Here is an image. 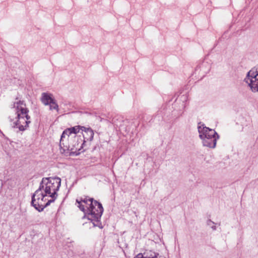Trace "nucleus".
<instances>
[{"instance_id": "f257e3e1", "label": "nucleus", "mask_w": 258, "mask_h": 258, "mask_svg": "<svg viewBox=\"0 0 258 258\" xmlns=\"http://www.w3.org/2000/svg\"><path fill=\"white\" fill-rule=\"evenodd\" d=\"M77 207L85 214L88 215V218L98 221L101 217L103 212L102 205L92 198L85 197L76 200Z\"/></svg>"}, {"instance_id": "f03ea898", "label": "nucleus", "mask_w": 258, "mask_h": 258, "mask_svg": "<svg viewBox=\"0 0 258 258\" xmlns=\"http://www.w3.org/2000/svg\"><path fill=\"white\" fill-rule=\"evenodd\" d=\"M17 116L14 122V126L21 131H25L30 123V116L28 115L29 110L23 101L19 100L14 104Z\"/></svg>"}, {"instance_id": "7ed1b4c3", "label": "nucleus", "mask_w": 258, "mask_h": 258, "mask_svg": "<svg viewBox=\"0 0 258 258\" xmlns=\"http://www.w3.org/2000/svg\"><path fill=\"white\" fill-rule=\"evenodd\" d=\"M60 184L61 179L59 177L43 178L39 188L45 194V195L50 198V200L53 202L57 196L56 192L58 190Z\"/></svg>"}, {"instance_id": "20e7f679", "label": "nucleus", "mask_w": 258, "mask_h": 258, "mask_svg": "<svg viewBox=\"0 0 258 258\" xmlns=\"http://www.w3.org/2000/svg\"><path fill=\"white\" fill-rule=\"evenodd\" d=\"M198 131L199 137L202 140L204 146L212 148L216 147L219 136L215 130L201 124L198 126Z\"/></svg>"}, {"instance_id": "39448f33", "label": "nucleus", "mask_w": 258, "mask_h": 258, "mask_svg": "<svg viewBox=\"0 0 258 258\" xmlns=\"http://www.w3.org/2000/svg\"><path fill=\"white\" fill-rule=\"evenodd\" d=\"M82 142L83 140L79 136L71 138V136H66L63 139L62 134L60 140V147L63 148L64 150L79 151L83 144Z\"/></svg>"}, {"instance_id": "423d86ee", "label": "nucleus", "mask_w": 258, "mask_h": 258, "mask_svg": "<svg viewBox=\"0 0 258 258\" xmlns=\"http://www.w3.org/2000/svg\"><path fill=\"white\" fill-rule=\"evenodd\" d=\"M47 197H48L39 188L32 196V205L38 211H42L44 208L52 202L50 199H47Z\"/></svg>"}, {"instance_id": "0eeeda50", "label": "nucleus", "mask_w": 258, "mask_h": 258, "mask_svg": "<svg viewBox=\"0 0 258 258\" xmlns=\"http://www.w3.org/2000/svg\"><path fill=\"white\" fill-rule=\"evenodd\" d=\"M245 81L252 92H258V66L249 71Z\"/></svg>"}, {"instance_id": "6e6552de", "label": "nucleus", "mask_w": 258, "mask_h": 258, "mask_svg": "<svg viewBox=\"0 0 258 258\" xmlns=\"http://www.w3.org/2000/svg\"><path fill=\"white\" fill-rule=\"evenodd\" d=\"M41 101L45 105H49L50 110L54 109L58 111V105L53 97L52 94L43 93L41 96Z\"/></svg>"}, {"instance_id": "1a4fd4ad", "label": "nucleus", "mask_w": 258, "mask_h": 258, "mask_svg": "<svg viewBox=\"0 0 258 258\" xmlns=\"http://www.w3.org/2000/svg\"><path fill=\"white\" fill-rule=\"evenodd\" d=\"M83 126L80 125H76L74 127L68 128L66 129L62 133V138H64L66 136H71V137H75L77 136V134L80 131H82Z\"/></svg>"}, {"instance_id": "9d476101", "label": "nucleus", "mask_w": 258, "mask_h": 258, "mask_svg": "<svg viewBox=\"0 0 258 258\" xmlns=\"http://www.w3.org/2000/svg\"><path fill=\"white\" fill-rule=\"evenodd\" d=\"M82 132L84 138L83 142L92 141L93 140L94 132L90 127H85L83 126Z\"/></svg>"}, {"instance_id": "9b49d317", "label": "nucleus", "mask_w": 258, "mask_h": 258, "mask_svg": "<svg viewBox=\"0 0 258 258\" xmlns=\"http://www.w3.org/2000/svg\"><path fill=\"white\" fill-rule=\"evenodd\" d=\"M157 254L151 251H147L144 254L139 253L134 258H158Z\"/></svg>"}, {"instance_id": "f8f14e48", "label": "nucleus", "mask_w": 258, "mask_h": 258, "mask_svg": "<svg viewBox=\"0 0 258 258\" xmlns=\"http://www.w3.org/2000/svg\"><path fill=\"white\" fill-rule=\"evenodd\" d=\"M212 228H213V229H214V230L216 229L215 226H214V227H212Z\"/></svg>"}]
</instances>
